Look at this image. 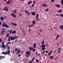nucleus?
I'll return each mask as SVG.
<instances>
[{
	"label": "nucleus",
	"instance_id": "f257e3e1",
	"mask_svg": "<svg viewBox=\"0 0 63 63\" xmlns=\"http://www.w3.org/2000/svg\"><path fill=\"white\" fill-rule=\"evenodd\" d=\"M26 54H27L26 55V56L28 58H29V56H30V52L29 51L27 50V51H26Z\"/></svg>",
	"mask_w": 63,
	"mask_h": 63
},
{
	"label": "nucleus",
	"instance_id": "f03ea898",
	"mask_svg": "<svg viewBox=\"0 0 63 63\" xmlns=\"http://www.w3.org/2000/svg\"><path fill=\"white\" fill-rule=\"evenodd\" d=\"M3 11H4L6 12L8 11V9L7 7H4L3 8Z\"/></svg>",
	"mask_w": 63,
	"mask_h": 63
},
{
	"label": "nucleus",
	"instance_id": "7ed1b4c3",
	"mask_svg": "<svg viewBox=\"0 0 63 63\" xmlns=\"http://www.w3.org/2000/svg\"><path fill=\"white\" fill-rule=\"evenodd\" d=\"M25 13L28 15H29V16L30 15V13L29 12H28V11H27V10H25Z\"/></svg>",
	"mask_w": 63,
	"mask_h": 63
},
{
	"label": "nucleus",
	"instance_id": "20e7f679",
	"mask_svg": "<svg viewBox=\"0 0 63 63\" xmlns=\"http://www.w3.org/2000/svg\"><path fill=\"white\" fill-rule=\"evenodd\" d=\"M32 1H29V2L27 3V5H30V4L32 3Z\"/></svg>",
	"mask_w": 63,
	"mask_h": 63
},
{
	"label": "nucleus",
	"instance_id": "39448f33",
	"mask_svg": "<svg viewBox=\"0 0 63 63\" xmlns=\"http://www.w3.org/2000/svg\"><path fill=\"white\" fill-rule=\"evenodd\" d=\"M11 15V16H13V17L14 18H15L16 17V16L15 14L13 13H12Z\"/></svg>",
	"mask_w": 63,
	"mask_h": 63
},
{
	"label": "nucleus",
	"instance_id": "423d86ee",
	"mask_svg": "<svg viewBox=\"0 0 63 63\" xmlns=\"http://www.w3.org/2000/svg\"><path fill=\"white\" fill-rule=\"evenodd\" d=\"M42 6H44L46 7H47V5L46 4L44 3L43 4V5H42Z\"/></svg>",
	"mask_w": 63,
	"mask_h": 63
},
{
	"label": "nucleus",
	"instance_id": "0eeeda50",
	"mask_svg": "<svg viewBox=\"0 0 63 63\" xmlns=\"http://www.w3.org/2000/svg\"><path fill=\"white\" fill-rule=\"evenodd\" d=\"M0 19L2 21H3L4 20V19L3 18V16H1L0 18Z\"/></svg>",
	"mask_w": 63,
	"mask_h": 63
},
{
	"label": "nucleus",
	"instance_id": "6e6552de",
	"mask_svg": "<svg viewBox=\"0 0 63 63\" xmlns=\"http://www.w3.org/2000/svg\"><path fill=\"white\" fill-rule=\"evenodd\" d=\"M6 25V23H4L3 24H2V26L3 27H5Z\"/></svg>",
	"mask_w": 63,
	"mask_h": 63
},
{
	"label": "nucleus",
	"instance_id": "1a4fd4ad",
	"mask_svg": "<svg viewBox=\"0 0 63 63\" xmlns=\"http://www.w3.org/2000/svg\"><path fill=\"white\" fill-rule=\"evenodd\" d=\"M61 27H60V29H62V30H63V25H60Z\"/></svg>",
	"mask_w": 63,
	"mask_h": 63
},
{
	"label": "nucleus",
	"instance_id": "9d476101",
	"mask_svg": "<svg viewBox=\"0 0 63 63\" xmlns=\"http://www.w3.org/2000/svg\"><path fill=\"white\" fill-rule=\"evenodd\" d=\"M33 47H32H32H29V49H30V51H31V50H32V49H33Z\"/></svg>",
	"mask_w": 63,
	"mask_h": 63
},
{
	"label": "nucleus",
	"instance_id": "9b49d317",
	"mask_svg": "<svg viewBox=\"0 0 63 63\" xmlns=\"http://www.w3.org/2000/svg\"><path fill=\"white\" fill-rule=\"evenodd\" d=\"M11 24H12V25H13V26H17V25L15 23H11Z\"/></svg>",
	"mask_w": 63,
	"mask_h": 63
},
{
	"label": "nucleus",
	"instance_id": "f8f14e48",
	"mask_svg": "<svg viewBox=\"0 0 63 63\" xmlns=\"http://www.w3.org/2000/svg\"><path fill=\"white\" fill-rule=\"evenodd\" d=\"M4 32H3V30H2L1 31V35H3V34H4Z\"/></svg>",
	"mask_w": 63,
	"mask_h": 63
},
{
	"label": "nucleus",
	"instance_id": "ddd939ff",
	"mask_svg": "<svg viewBox=\"0 0 63 63\" xmlns=\"http://www.w3.org/2000/svg\"><path fill=\"white\" fill-rule=\"evenodd\" d=\"M35 23L36 22L35 21H33L32 22L33 25L34 26Z\"/></svg>",
	"mask_w": 63,
	"mask_h": 63
},
{
	"label": "nucleus",
	"instance_id": "4468645a",
	"mask_svg": "<svg viewBox=\"0 0 63 63\" xmlns=\"http://www.w3.org/2000/svg\"><path fill=\"white\" fill-rule=\"evenodd\" d=\"M41 47H43L45 48V47H46V46L45 45H44L43 44V45L41 46Z\"/></svg>",
	"mask_w": 63,
	"mask_h": 63
},
{
	"label": "nucleus",
	"instance_id": "2eb2a0df",
	"mask_svg": "<svg viewBox=\"0 0 63 63\" xmlns=\"http://www.w3.org/2000/svg\"><path fill=\"white\" fill-rule=\"evenodd\" d=\"M33 47H34V48H36V44L35 43H34L33 44Z\"/></svg>",
	"mask_w": 63,
	"mask_h": 63
},
{
	"label": "nucleus",
	"instance_id": "dca6fc26",
	"mask_svg": "<svg viewBox=\"0 0 63 63\" xmlns=\"http://www.w3.org/2000/svg\"><path fill=\"white\" fill-rule=\"evenodd\" d=\"M31 13L32 14V16H35V13L34 12H32Z\"/></svg>",
	"mask_w": 63,
	"mask_h": 63
},
{
	"label": "nucleus",
	"instance_id": "f3484780",
	"mask_svg": "<svg viewBox=\"0 0 63 63\" xmlns=\"http://www.w3.org/2000/svg\"><path fill=\"white\" fill-rule=\"evenodd\" d=\"M54 56L53 55L52 56H50V57H49V58L51 59H52L53 58Z\"/></svg>",
	"mask_w": 63,
	"mask_h": 63
},
{
	"label": "nucleus",
	"instance_id": "a211bd4d",
	"mask_svg": "<svg viewBox=\"0 0 63 63\" xmlns=\"http://www.w3.org/2000/svg\"><path fill=\"white\" fill-rule=\"evenodd\" d=\"M7 54L8 55H9L10 53V50H9L7 52Z\"/></svg>",
	"mask_w": 63,
	"mask_h": 63
},
{
	"label": "nucleus",
	"instance_id": "6ab92c4d",
	"mask_svg": "<svg viewBox=\"0 0 63 63\" xmlns=\"http://www.w3.org/2000/svg\"><path fill=\"white\" fill-rule=\"evenodd\" d=\"M16 33V32L15 30H14L13 32H12V33L14 34Z\"/></svg>",
	"mask_w": 63,
	"mask_h": 63
},
{
	"label": "nucleus",
	"instance_id": "aec40b11",
	"mask_svg": "<svg viewBox=\"0 0 63 63\" xmlns=\"http://www.w3.org/2000/svg\"><path fill=\"white\" fill-rule=\"evenodd\" d=\"M13 12L14 14H16V11L15 10H14Z\"/></svg>",
	"mask_w": 63,
	"mask_h": 63
},
{
	"label": "nucleus",
	"instance_id": "412c9836",
	"mask_svg": "<svg viewBox=\"0 0 63 63\" xmlns=\"http://www.w3.org/2000/svg\"><path fill=\"white\" fill-rule=\"evenodd\" d=\"M57 4H56V5H55V6L56 7H59L60 6V4H57Z\"/></svg>",
	"mask_w": 63,
	"mask_h": 63
},
{
	"label": "nucleus",
	"instance_id": "4be33fe9",
	"mask_svg": "<svg viewBox=\"0 0 63 63\" xmlns=\"http://www.w3.org/2000/svg\"><path fill=\"white\" fill-rule=\"evenodd\" d=\"M13 38H14V39H17V38H18V37L17 36H14L13 37Z\"/></svg>",
	"mask_w": 63,
	"mask_h": 63
},
{
	"label": "nucleus",
	"instance_id": "5701e85b",
	"mask_svg": "<svg viewBox=\"0 0 63 63\" xmlns=\"http://www.w3.org/2000/svg\"><path fill=\"white\" fill-rule=\"evenodd\" d=\"M11 40H14L15 39L14 37H11Z\"/></svg>",
	"mask_w": 63,
	"mask_h": 63
},
{
	"label": "nucleus",
	"instance_id": "b1692460",
	"mask_svg": "<svg viewBox=\"0 0 63 63\" xmlns=\"http://www.w3.org/2000/svg\"><path fill=\"white\" fill-rule=\"evenodd\" d=\"M39 14H36V17H37V18H36V19H37V18H38L39 17H38Z\"/></svg>",
	"mask_w": 63,
	"mask_h": 63
},
{
	"label": "nucleus",
	"instance_id": "393cba45",
	"mask_svg": "<svg viewBox=\"0 0 63 63\" xmlns=\"http://www.w3.org/2000/svg\"><path fill=\"white\" fill-rule=\"evenodd\" d=\"M5 27L6 28H8L9 27V26H8V25L6 24V25Z\"/></svg>",
	"mask_w": 63,
	"mask_h": 63
},
{
	"label": "nucleus",
	"instance_id": "a878e982",
	"mask_svg": "<svg viewBox=\"0 0 63 63\" xmlns=\"http://www.w3.org/2000/svg\"><path fill=\"white\" fill-rule=\"evenodd\" d=\"M62 11V10L61 9H59V11H58V12L60 13Z\"/></svg>",
	"mask_w": 63,
	"mask_h": 63
},
{
	"label": "nucleus",
	"instance_id": "bb28decb",
	"mask_svg": "<svg viewBox=\"0 0 63 63\" xmlns=\"http://www.w3.org/2000/svg\"><path fill=\"white\" fill-rule=\"evenodd\" d=\"M13 31V30H10V34H11L12 33V32Z\"/></svg>",
	"mask_w": 63,
	"mask_h": 63
},
{
	"label": "nucleus",
	"instance_id": "cd10ccee",
	"mask_svg": "<svg viewBox=\"0 0 63 63\" xmlns=\"http://www.w3.org/2000/svg\"><path fill=\"white\" fill-rule=\"evenodd\" d=\"M61 4L63 5V0H61Z\"/></svg>",
	"mask_w": 63,
	"mask_h": 63
},
{
	"label": "nucleus",
	"instance_id": "c85d7f7f",
	"mask_svg": "<svg viewBox=\"0 0 63 63\" xmlns=\"http://www.w3.org/2000/svg\"><path fill=\"white\" fill-rule=\"evenodd\" d=\"M9 34L8 33H7V35H6V37H9Z\"/></svg>",
	"mask_w": 63,
	"mask_h": 63
},
{
	"label": "nucleus",
	"instance_id": "c756f323",
	"mask_svg": "<svg viewBox=\"0 0 63 63\" xmlns=\"http://www.w3.org/2000/svg\"><path fill=\"white\" fill-rule=\"evenodd\" d=\"M44 43V40H43L42 41V42L41 43V44H43Z\"/></svg>",
	"mask_w": 63,
	"mask_h": 63
},
{
	"label": "nucleus",
	"instance_id": "7c9ffc66",
	"mask_svg": "<svg viewBox=\"0 0 63 63\" xmlns=\"http://www.w3.org/2000/svg\"><path fill=\"white\" fill-rule=\"evenodd\" d=\"M60 16H61V17H63V14H60Z\"/></svg>",
	"mask_w": 63,
	"mask_h": 63
},
{
	"label": "nucleus",
	"instance_id": "2f4dec72",
	"mask_svg": "<svg viewBox=\"0 0 63 63\" xmlns=\"http://www.w3.org/2000/svg\"><path fill=\"white\" fill-rule=\"evenodd\" d=\"M10 1V0H8V2H7V4H9V2Z\"/></svg>",
	"mask_w": 63,
	"mask_h": 63
},
{
	"label": "nucleus",
	"instance_id": "473e14b6",
	"mask_svg": "<svg viewBox=\"0 0 63 63\" xmlns=\"http://www.w3.org/2000/svg\"><path fill=\"white\" fill-rule=\"evenodd\" d=\"M41 49L42 50H45L46 49V48H44V47H42L41 48Z\"/></svg>",
	"mask_w": 63,
	"mask_h": 63
},
{
	"label": "nucleus",
	"instance_id": "72a5a7b5",
	"mask_svg": "<svg viewBox=\"0 0 63 63\" xmlns=\"http://www.w3.org/2000/svg\"><path fill=\"white\" fill-rule=\"evenodd\" d=\"M20 49H19V50H18V53H20Z\"/></svg>",
	"mask_w": 63,
	"mask_h": 63
},
{
	"label": "nucleus",
	"instance_id": "f704fd0d",
	"mask_svg": "<svg viewBox=\"0 0 63 63\" xmlns=\"http://www.w3.org/2000/svg\"><path fill=\"white\" fill-rule=\"evenodd\" d=\"M8 53H7V52H4V54L5 55H6Z\"/></svg>",
	"mask_w": 63,
	"mask_h": 63
},
{
	"label": "nucleus",
	"instance_id": "c9c22d12",
	"mask_svg": "<svg viewBox=\"0 0 63 63\" xmlns=\"http://www.w3.org/2000/svg\"><path fill=\"white\" fill-rule=\"evenodd\" d=\"M11 36H10V37H8V39H11Z\"/></svg>",
	"mask_w": 63,
	"mask_h": 63
},
{
	"label": "nucleus",
	"instance_id": "e433bc0d",
	"mask_svg": "<svg viewBox=\"0 0 63 63\" xmlns=\"http://www.w3.org/2000/svg\"><path fill=\"white\" fill-rule=\"evenodd\" d=\"M56 16L57 17H59V16H60L59 15V14H57Z\"/></svg>",
	"mask_w": 63,
	"mask_h": 63
},
{
	"label": "nucleus",
	"instance_id": "4c0bfd02",
	"mask_svg": "<svg viewBox=\"0 0 63 63\" xmlns=\"http://www.w3.org/2000/svg\"><path fill=\"white\" fill-rule=\"evenodd\" d=\"M51 1L52 2H54V0H51Z\"/></svg>",
	"mask_w": 63,
	"mask_h": 63
},
{
	"label": "nucleus",
	"instance_id": "58836bf2",
	"mask_svg": "<svg viewBox=\"0 0 63 63\" xmlns=\"http://www.w3.org/2000/svg\"><path fill=\"white\" fill-rule=\"evenodd\" d=\"M22 32L24 33H25V32L24 30L22 31Z\"/></svg>",
	"mask_w": 63,
	"mask_h": 63
},
{
	"label": "nucleus",
	"instance_id": "ea45409f",
	"mask_svg": "<svg viewBox=\"0 0 63 63\" xmlns=\"http://www.w3.org/2000/svg\"><path fill=\"white\" fill-rule=\"evenodd\" d=\"M59 36V35H57V36H56L57 38H58Z\"/></svg>",
	"mask_w": 63,
	"mask_h": 63
},
{
	"label": "nucleus",
	"instance_id": "a19ab883",
	"mask_svg": "<svg viewBox=\"0 0 63 63\" xmlns=\"http://www.w3.org/2000/svg\"><path fill=\"white\" fill-rule=\"evenodd\" d=\"M51 53H49L48 54V55L49 56H50L51 54Z\"/></svg>",
	"mask_w": 63,
	"mask_h": 63
},
{
	"label": "nucleus",
	"instance_id": "79ce46f5",
	"mask_svg": "<svg viewBox=\"0 0 63 63\" xmlns=\"http://www.w3.org/2000/svg\"><path fill=\"white\" fill-rule=\"evenodd\" d=\"M57 57L55 58H54V60L55 61H56V60H57Z\"/></svg>",
	"mask_w": 63,
	"mask_h": 63
},
{
	"label": "nucleus",
	"instance_id": "37998d69",
	"mask_svg": "<svg viewBox=\"0 0 63 63\" xmlns=\"http://www.w3.org/2000/svg\"><path fill=\"white\" fill-rule=\"evenodd\" d=\"M2 42V39L0 38V43H1Z\"/></svg>",
	"mask_w": 63,
	"mask_h": 63
},
{
	"label": "nucleus",
	"instance_id": "c03bdc74",
	"mask_svg": "<svg viewBox=\"0 0 63 63\" xmlns=\"http://www.w3.org/2000/svg\"><path fill=\"white\" fill-rule=\"evenodd\" d=\"M5 47V46L4 45L3 46H2V48H4Z\"/></svg>",
	"mask_w": 63,
	"mask_h": 63
},
{
	"label": "nucleus",
	"instance_id": "a18cd8bd",
	"mask_svg": "<svg viewBox=\"0 0 63 63\" xmlns=\"http://www.w3.org/2000/svg\"><path fill=\"white\" fill-rule=\"evenodd\" d=\"M35 49H33V50H32V51L33 52H35Z\"/></svg>",
	"mask_w": 63,
	"mask_h": 63
},
{
	"label": "nucleus",
	"instance_id": "49530a36",
	"mask_svg": "<svg viewBox=\"0 0 63 63\" xmlns=\"http://www.w3.org/2000/svg\"><path fill=\"white\" fill-rule=\"evenodd\" d=\"M35 61L36 62H39V60H36Z\"/></svg>",
	"mask_w": 63,
	"mask_h": 63
},
{
	"label": "nucleus",
	"instance_id": "de8ad7c7",
	"mask_svg": "<svg viewBox=\"0 0 63 63\" xmlns=\"http://www.w3.org/2000/svg\"><path fill=\"white\" fill-rule=\"evenodd\" d=\"M21 56V55L20 54H19V55H18V57H19V56Z\"/></svg>",
	"mask_w": 63,
	"mask_h": 63
},
{
	"label": "nucleus",
	"instance_id": "09e8293b",
	"mask_svg": "<svg viewBox=\"0 0 63 63\" xmlns=\"http://www.w3.org/2000/svg\"><path fill=\"white\" fill-rule=\"evenodd\" d=\"M45 52H46V53H48V51L47 50Z\"/></svg>",
	"mask_w": 63,
	"mask_h": 63
},
{
	"label": "nucleus",
	"instance_id": "8fccbe9b",
	"mask_svg": "<svg viewBox=\"0 0 63 63\" xmlns=\"http://www.w3.org/2000/svg\"><path fill=\"white\" fill-rule=\"evenodd\" d=\"M34 59H35V58H33L32 59V61H34Z\"/></svg>",
	"mask_w": 63,
	"mask_h": 63
},
{
	"label": "nucleus",
	"instance_id": "3c124183",
	"mask_svg": "<svg viewBox=\"0 0 63 63\" xmlns=\"http://www.w3.org/2000/svg\"><path fill=\"white\" fill-rule=\"evenodd\" d=\"M35 2H36V1H35V0L33 1V3L34 4H35Z\"/></svg>",
	"mask_w": 63,
	"mask_h": 63
},
{
	"label": "nucleus",
	"instance_id": "603ef678",
	"mask_svg": "<svg viewBox=\"0 0 63 63\" xmlns=\"http://www.w3.org/2000/svg\"><path fill=\"white\" fill-rule=\"evenodd\" d=\"M33 62V61H30L29 62V63H32V62Z\"/></svg>",
	"mask_w": 63,
	"mask_h": 63
},
{
	"label": "nucleus",
	"instance_id": "864d4df0",
	"mask_svg": "<svg viewBox=\"0 0 63 63\" xmlns=\"http://www.w3.org/2000/svg\"><path fill=\"white\" fill-rule=\"evenodd\" d=\"M34 4H32V7H33L34 6Z\"/></svg>",
	"mask_w": 63,
	"mask_h": 63
},
{
	"label": "nucleus",
	"instance_id": "5fc2aeb1",
	"mask_svg": "<svg viewBox=\"0 0 63 63\" xmlns=\"http://www.w3.org/2000/svg\"><path fill=\"white\" fill-rule=\"evenodd\" d=\"M3 43H4V42L3 41L2 42V43H1V44L2 45H3Z\"/></svg>",
	"mask_w": 63,
	"mask_h": 63
},
{
	"label": "nucleus",
	"instance_id": "6e6d98bb",
	"mask_svg": "<svg viewBox=\"0 0 63 63\" xmlns=\"http://www.w3.org/2000/svg\"><path fill=\"white\" fill-rule=\"evenodd\" d=\"M48 10V8L47 9H46V11H47Z\"/></svg>",
	"mask_w": 63,
	"mask_h": 63
},
{
	"label": "nucleus",
	"instance_id": "4d7b16f0",
	"mask_svg": "<svg viewBox=\"0 0 63 63\" xmlns=\"http://www.w3.org/2000/svg\"><path fill=\"white\" fill-rule=\"evenodd\" d=\"M52 50H51L50 51V52L49 53H52Z\"/></svg>",
	"mask_w": 63,
	"mask_h": 63
},
{
	"label": "nucleus",
	"instance_id": "13d9d810",
	"mask_svg": "<svg viewBox=\"0 0 63 63\" xmlns=\"http://www.w3.org/2000/svg\"><path fill=\"white\" fill-rule=\"evenodd\" d=\"M15 51H17V48H15Z\"/></svg>",
	"mask_w": 63,
	"mask_h": 63
},
{
	"label": "nucleus",
	"instance_id": "bf43d9fd",
	"mask_svg": "<svg viewBox=\"0 0 63 63\" xmlns=\"http://www.w3.org/2000/svg\"><path fill=\"white\" fill-rule=\"evenodd\" d=\"M31 25V27H33V24L32 25Z\"/></svg>",
	"mask_w": 63,
	"mask_h": 63
},
{
	"label": "nucleus",
	"instance_id": "052dcab7",
	"mask_svg": "<svg viewBox=\"0 0 63 63\" xmlns=\"http://www.w3.org/2000/svg\"><path fill=\"white\" fill-rule=\"evenodd\" d=\"M36 55L37 56H38V54H37V51H36Z\"/></svg>",
	"mask_w": 63,
	"mask_h": 63
},
{
	"label": "nucleus",
	"instance_id": "680f3d73",
	"mask_svg": "<svg viewBox=\"0 0 63 63\" xmlns=\"http://www.w3.org/2000/svg\"><path fill=\"white\" fill-rule=\"evenodd\" d=\"M10 49V47H8L7 48V49Z\"/></svg>",
	"mask_w": 63,
	"mask_h": 63
},
{
	"label": "nucleus",
	"instance_id": "e2e57ef3",
	"mask_svg": "<svg viewBox=\"0 0 63 63\" xmlns=\"http://www.w3.org/2000/svg\"><path fill=\"white\" fill-rule=\"evenodd\" d=\"M38 18V19H37V20H40V19L38 17V18H37V19Z\"/></svg>",
	"mask_w": 63,
	"mask_h": 63
},
{
	"label": "nucleus",
	"instance_id": "0e129e2a",
	"mask_svg": "<svg viewBox=\"0 0 63 63\" xmlns=\"http://www.w3.org/2000/svg\"><path fill=\"white\" fill-rule=\"evenodd\" d=\"M19 16H22V14H19Z\"/></svg>",
	"mask_w": 63,
	"mask_h": 63
},
{
	"label": "nucleus",
	"instance_id": "69168bd1",
	"mask_svg": "<svg viewBox=\"0 0 63 63\" xmlns=\"http://www.w3.org/2000/svg\"><path fill=\"white\" fill-rule=\"evenodd\" d=\"M2 54H5L4 52H2Z\"/></svg>",
	"mask_w": 63,
	"mask_h": 63
},
{
	"label": "nucleus",
	"instance_id": "338daca9",
	"mask_svg": "<svg viewBox=\"0 0 63 63\" xmlns=\"http://www.w3.org/2000/svg\"><path fill=\"white\" fill-rule=\"evenodd\" d=\"M9 45V44H8V43H6V45L7 46H8Z\"/></svg>",
	"mask_w": 63,
	"mask_h": 63
},
{
	"label": "nucleus",
	"instance_id": "774afa93",
	"mask_svg": "<svg viewBox=\"0 0 63 63\" xmlns=\"http://www.w3.org/2000/svg\"><path fill=\"white\" fill-rule=\"evenodd\" d=\"M61 48H58V50H61Z\"/></svg>",
	"mask_w": 63,
	"mask_h": 63
}]
</instances>
